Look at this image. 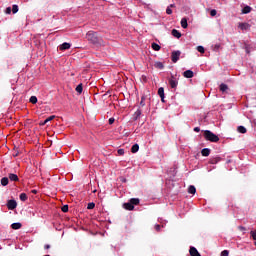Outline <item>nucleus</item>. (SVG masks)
<instances>
[{
    "label": "nucleus",
    "mask_w": 256,
    "mask_h": 256,
    "mask_svg": "<svg viewBox=\"0 0 256 256\" xmlns=\"http://www.w3.org/2000/svg\"><path fill=\"white\" fill-rule=\"evenodd\" d=\"M169 85L172 89H177V85H179V82L177 81V79H175V77H172L169 79Z\"/></svg>",
    "instance_id": "nucleus-5"
},
{
    "label": "nucleus",
    "mask_w": 256,
    "mask_h": 256,
    "mask_svg": "<svg viewBox=\"0 0 256 256\" xmlns=\"http://www.w3.org/2000/svg\"><path fill=\"white\" fill-rule=\"evenodd\" d=\"M49 247H50L49 245H46V246H45V249H49Z\"/></svg>",
    "instance_id": "nucleus-46"
},
{
    "label": "nucleus",
    "mask_w": 256,
    "mask_h": 256,
    "mask_svg": "<svg viewBox=\"0 0 256 256\" xmlns=\"http://www.w3.org/2000/svg\"><path fill=\"white\" fill-rule=\"evenodd\" d=\"M221 256H229V250L222 251Z\"/></svg>",
    "instance_id": "nucleus-39"
},
{
    "label": "nucleus",
    "mask_w": 256,
    "mask_h": 256,
    "mask_svg": "<svg viewBox=\"0 0 256 256\" xmlns=\"http://www.w3.org/2000/svg\"><path fill=\"white\" fill-rule=\"evenodd\" d=\"M118 155H125L124 149H118Z\"/></svg>",
    "instance_id": "nucleus-42"
},
{
    "label": "nucleus",
    "mask_w": 256,
    "mask_h": 256,
    "mask_svg": "<svg viewBox=\"0 0 256 256\" xmlns=\"http://www.w3.org/2000/svg\"><path fill=\"white\" fill-rule=\"evenodd\" d=\"M135 116H136V119L138 117H141V109H138L136 112H135Z\"/></svg>",
    "instance_id": "nucleus-38"
},
{
    "label": "nucleus",
    "mask_w": 256,
    "mask_h": 256,
    "mask_svg": "<svg viewBox=\"0 0 256 256\" xmlns=\"http://www.w3.org/2000/svg\"><path fill=\"white\" fill-rule=\"evenodd\" d=\"M1 185H2L3 187H7V185H9V178L3 177V178L1 179Z\"/></svg>",
    "instance_id": "nucleus-16"
},
{
    "label": "nucleus",
    "mask_w": 256,
    "mask_h": 256,
    "mask_svg": "<svg viewBox=\"0 0 256 256\" xmlns=\"http://www.w3.org/2000/svg\"><path fill=\"white\" fill-rule=\"evenodd\" d=\"M201 153H202L203 157H209V155H211V149L204 148V149H202Z\"/></svg>",
    "instance_id": "nucleus-11"
},
{
    "label": "nucleus",
    "mask_w": 256,
    "mask_h": 256,
    "mask_svg": "<svg viewBox=\"0 0 256 256\" xmlns=\"http://www.w3.org/2000/svg\"><path fill=\"white\" fill-rule=\"evenodd\" d=\"M250 235L254 241H256V230L250 231Z\"/></svg>",
    "instance_id": "nucleus-33"
},
{
    "label": "nucleus",
    "mask_w": 256,
    "mask_h": 256,
    "mask_svg": "<svg viewBox=\"0 0 256 256\" xmlns=\"http://www.w3.org/2000/svg\"><path fill=\"white\" fill-rule=\"evenodd\" d=\"M188 193H190V195H195V193H197V189L195 188V186L193 185L189 186Z\"/></svg>",
    "instance_id": "nucleus-15"
},
{
    "label": "nucleus",
    "mask_w": 256,
    "mask_h": 256,
    "mask_svg": "<svg viewBox=\"0 0 256 256\" xmlns=\"http://www.w3.org/2000/svg\"><path fill=\"white\" fill-rule=\"evenodd\" d=\"M30 103H32L33 105H35L37 103V98L36 96H31L30 97Z\"/></svg>",
    "instance_id": "nucleus-30"
},
{
    "label": "nucleus",
    "mask_w": 256,
    "mask_h": 256,
    "mask_svg": "<svg viewBox=\"0 0 256 256\" xmlns=\"http://www.w3.org/2000/svg\"><path fill=\"white\" fill-rule=\"evenodd\" d=\"M194 131H195L196 133H199V131H201V129H200L199 127H195V128H194Z\"/></svg>",
    "instance_id": "nucleus-45"
},
{
    "label": "nucleus",
    "mask_w": 256,
    "mask_h": 256,
    "mask_svg": "<svg viewBox=\"0 0 256 256\" xmlns=\"http://www.w3.org/2000/svg\"><path fill=\"white\" fill-rule=\"evenodd\" d=\"M108 123L109 125H113L115 123V118H109Z\"/></svg>",
    "instance_id": "nucleus-40"
},
{
    "label": "nucleus",
    "mask_w": 256,
    "mask_h": 256,
    "mask_svg": "<svg viewBox=\"0 0 256 256\" xmlns=\"http://www.w3.org/2000/svg\"><path fill=\"white\" fill-rule=\"evenodd\" d=\"M76 91L79 93V95H81L83 93V84H79L76 87Z\"/></svg>",
    "instance_id": "nucleus-25"
},
{
    "label": "nucleus",
    "mask_w": 256,
    "mask_h": 256,
    "mask_svg": "<svg viewBox=\"0 0 256 256\" xmlns=\"http://www.w3.org/2000/svg\"><path fill=\"white\" fill-rule=\"evenodd\" d=\"M140 105H141V107H145V98L144 97H142Z\"/></svg>",
    "instance_id": "nucleus-43"
},
{
    "label": "nucleus",
    "mask_w": 256,
    "mask_h": 256,
    "mask_svg": "<svg viewBox=\"0 0 256 256\" xmlns=\"http://www.w3.org/2000/svg\"><path fill=\"white\" fill-rule=\"evenodd\" d=\"M180 57H181V51L177 50L172 52L171 59L173 63H177Z\"/></svg>",
    "instance_id": "nucleus-3"
},
{
    "label": "nucleus",
    "mask_w": 256,
    "mask_h": 256,
    "mask_svg": "<svg viewBox=\"0 0 256 256\" xmlns=\"http://www.w3.org/2000/svg\"><path fill=\"white\" fill-rule=\"evenodd\" d=\"M227 89H229V87L226 84H221L220 85V91H222V93H225V91H227Z\"/></svg>",
    "instance_id": "nucleus-24"
},
{
    "label": "nucleus",
    "mask_w": 256,
    "mask_h": 256,
    "mask_svg": "<svg viewBox=\"0 0 256 256\" xmlns=\"http://www.w3.org/2000/svg\"><path fill=\"white\" fill-rule=\"evenodd\" d=\"M197 52L198 53H205V48L203 46H198L197 47Z\"/></svg>",
    "instance_id": "nucleus-31"
},
{
    "label": "nucleus",
    "mask_w": 256,
    "mask_h": 256,
    "mask_svg": "<svg viewBox=\"0 0 256 256\" xmlns=\"http://www.w3.org/2000/svg\"><path fill=\"white\" fill-rule=\"evenodd\" d=\"M171 7H175V5L171 4L170 6L167 7L166 9L167 15H171L173 13V10L171 9Z\"/></svg>",
    "instance_id": "nucleus-23"
},
{
    "label": "nucleus",
    "mask_w": 256,
    "mask_h": 256,
    "mask_svg": "<svg viewBox=\"0 0 256 256\" xmlns=\"http://www.w3.org/2000/svg\"><path fill=\"white\" fill-rule=\"evenodd\" d=\"M10 181H19V176L17 174H9Z\"/></svg>",
    "instance_id": "nucleus-19"
},
{
    "label": "nucleus",
    "mask_w": 256,
    "mask_h": 256,
    "mask_svg": "<svg viewBox=\"0 0 256 256\" xmlns=\"http://www.w3.org/2000/svg\"><path fill=\"white\" fill-rule=\"evenodd\" d=\"M210 15H211V17H215V15H217V10L212 9V10L210 11Z\"/></svg>",
    "instance_id": "nucleus-36"
},
{
    "label": "nucleus",
    "mask_w": 256,
    "mask_h": 256,
    "mask_svg": "<svg viewBox=\"0 0 256 256\" xmlns=\"http://www.w3.org/2000/svg\"><path fill=\"white\" fill-rule=\"evenodd\" d=\"M204 137L206 141H211V143H217L219 141V136H217L210 130L204 131Z\"/></svg>",
    "instance_id": "nucleus-2"
},
{
    "label": "nucleus",
    "mask_w": 256,
    "mask_h": 256,
    "mask_svg": "<svg viewBox=\"0 0 256 256\" xmlns=\"http://www.w3.org/2000/svg\"><path fill=\"white\" fill-rule=\"evenodd\" d=\"M155 229H156V231H159V230L161 229V225L156 224V225H155Z\"/></svg>",
    "instance_id": "nucleus-44"
},
{
    "label": "nucleus",
    "mask_w": 256,
    "mask_h": 256,
    "mask_svg": "<svg viewBox=\"0 0 256 256\" xmlns=\"http://www.w3.org/2000/svg\"><path fill=\"white\" fill-rule=\"evenodd\" d=\"M7 207L10 211H13V209H17V201L15 200H9L7 202Z\"/></svg>",
    "instance_id": "nucleus-4"
},
{
    "label": "nucleus",
    "mask_w": 256,
    "mask_h": 256,
    "mask_svg": "<svg viewBox=\"0 0 256 256\" xmlns=\"http://www.w3.org/2000/svg\"><path fill=\"white\" fill-rule=\"evenodd\" d=\"M154 66L156 67V69H163V63L161 62H155Z\"/></svg>",
    "instance_id": "nucleus-29"
},
{
    "label": "nucleus",
    "mask_w": 256,
    "mask_h": 256,
    "mask_svg": "<svg viewBox=\"0 0 256 256\" xmlns=\"http://www.w3.org/2000/svg\"><path fill=\"white\" fill-rule=\"evenodd\" d=\"M20 200H22V201H27V194L21 193V194H20Z\"/></svg>",
    "instance_id": "nucleus-32"
},
{
    "label": "nucleus",
    "mask_w": 256,
    "mask_h": 256,
    "mask_svg": "<svg viewBox=\"0 0 256 256\" xmlns=\"http://www.w3.org/2000/svg\"><path fill=\"white\" fill-rule=\"evenodd\" d=\"M55 119V116H50L48 117L43 123L42 125H47V123H49V121H53Z\"/></svg>",
    "instance_id": "nucleus-27"
},
{
    "label": "nucleus",
    "mask_w": 256,
    "mask_h": 256,
    "mask_svg": "<svg viewBox=\"0 0 256 256\" xmlns=\"http://www.w3.org/2000/svg\"><path fill=\"white\" fill-rule=\"evenodd\" d=\"M240 229H242L243 231H245V228L241 227Z\"/></svg>",
    "instance_id": "nucleus-49"
},
{
    "label": "nucleus",
    "mask_w": 256,
    "mask_h": 256,
    "mask_svg": "<svg viewBox=\"0 0 256 256\" xmlns=\"http://www.w3.org/2000/svg\"><path fill=\"white\" fill-rule=\"evenodd\" d=\"M189 253L191 256H201V254L199 253V251H197V248L195 247H190Z\"/></svg>",
    "instance_id": "nucleus-9"
},
{
    "label": "nucleus",
    "mask_w": 256,
    "mask_h": 256,
    "mask_svg": "<svg viewBox=\"0 0 256 256\" xmlns=\"http://www.w3.org/2000/svg\"><path fill=\"white\" fill-rule=\"evenodd\" d=\"M33 193H37V190H33Z\"/></svg>",
    "instance_id": "nucleus-48"
},
{
    "label": "nucleus",
    "mask_w": 256,
    "mask_h": 256,
    "mask_svg": "<svg viewBox=\"0 0 256 256\" xmlns=\"http://www.w3.org/2000/svg\"><path fill=\"white\" fill-rule=\"evenodd\" d=\"M210 162L212 165H215V163H219V158H213Z\"/></svg>",
    "instance_id": "nucleus-37"
},
{
    "label": "nucleus",
    "mask_w": 256,
    "mask_h": 256,
    "mask_svg": "<svg viewBox=\"0 0 256 256\" xmlns=\"http://www.w3.org/2000/svg\"><path fill=\"white\" fill-rule=\"evenodd\" d=\"M158 95L161 98V101H165V89L163 87L158 89Z\"/></svg>",
    "instance_id": "nucleus-8"
},
{
    "label": "nucleus",
    "mask_w": 256,
    "mask_h": 256,
    "mask_svg": "<svg viewBox=\"0 0 256 256\" xmlns=\"http://www.w3.org/2000/svg\"><path fill=\"white\" fill-rule=\"evenodd\" d=\"M152 49L154 51H160L161 50V46H159V44H157V43H152Z\"/></svg>",
    "instance_id": "nucleus-21"
},
{
    "label": "nucleus",
    "mask_w": 256,
    "mask_h": 256,
    "mask_svg": "<svg viewBox=\"0 0 256 256\" xmlns=\"http://www.w3.org/2000/svg\"><path fill=\"white\" fill-rule=\"evenodd\" d=\"M238 133H247V128L245 126H239L237 129Z\"/></svg>",
    "instance_id": "nucleus-20"
},
{
    "label": "nucleus",
    "mask_w": 256,
    "mask_h": 256,
    "mask_svg": "<svg viewBox=\"0 0 256 256\" xmlns=\"http://www.w3.org/2000/svg\"><path fill=\"white\" fill-rule=\"evenodd\" d=\"M173 37H176V39H181V32H179L177 29L172 30Z\"/></svg>",
    "instance_id": "nucleus-14"
},
{
    "label": "nucleus",
    "mask_w": 256,
    "mask_h": 256,
    "mask_svg": "<svg viewBox=\"0 0 256 256\" xmlns=\"http://www.w3.org/2000/svg\"><path fill=\"white\" fill-rule=\"evenodd\" d=\"M86 39L90 43H93V45H97V43H99V36H97V32L94 31L87 32Z\"/></svg>",
    "instance_id": "nucleus-1"
},
{
    "label": "nucleus",
    "mask_w": 256,
    "mask_h": 256,
    "mask_svg": "<svg viewBox=\"0 0 256 256\" xmlns=\"http://www.w3.org/2000/svg\"><path fill=\"white\" fill-rule=\"evenodd\" d=\"M21 227H23V224H21L20 222H16V223L11 224V228L14 229V230L21 229Z\"/></svg>",
    "instance_id": "nucleus-13"
},
{
    "label": "nucleus",
    "mask_w": 256,
    "mask_h": 256,
    "mask_svg": "<svg viewBox=\"0 0 256 256\" xmlns=\"http://www.w3.org/2000/svg\"><path fill=\"white\" fill-rule=\"evenodd\" d=\"M124 209H126L127 211H133V209H135V206H133L131 202H127L124 203Z\"/></svg>",
    "instance_id": "nucleus-12"
},
{
    "label": "nucleus",
    "mask_w": 256,
    "mask_h": 256,
    "mask_svg": "<svg viewBox=\"0 0 256 256\" xmlns=\"http://www.w3.org/2000/svg\"><path fill=\"white\" fill-rule=\"evenodd\" d=\"M5 13L6 15H11V7H7Z\"/></svg>",
    "instance_id": "nucleus-41"
},
{
    "label": "nucleus",
    "mask_w": 256,
    "mask_h": 256,
    "mask_svg": "<svg viewBox=\"0 0 256 256\" xmlns=\"http://www.w3.org/2000/svg\"><path fill=\"white\" fill-rule=\"evenodd\" d=\"M238 27L241 29V31H247V29H249L250 25H249V23H239Z\"/></svg>",
    "instance_id": "nucleus-10"
},
{
    "label": "nucleus",
    "mask_w": 256,
    "mask_h": 256,
    "mask_svg": "<svg viewBox=\"0 0 256 256\" xmlns=\"http://www.w3.org/2000/svg\"><path fill=\"white\" fill-rule=\"evenodd\" d=\"M139 151V144H134L131 148L132 153H137Z\"/></svg>",
    "instance_id": "nucleus-22"
},
{
    "label": "nucleus",
    "mask_w": 256,
    "mask_h": 256,
    "mask_svg": "<svg viewBox=\"0 0 256 256\" xmlns=\"http://www.w3.org/2000/svg\"><path fill=\"white\" fill-rule=\"evenodd\" d=\"M246 53H249V48H246Z\"/></svg>",
    "instance_id": "nucleus-47"
},
{
    "label": "nucleus",
    "mask_w": 256,
    "mask_h": 256,
    "mask_svg": "<svg viewBox=\"0 0 256 256\" xmlns=\"http://www.w3.org/2000/svg\"><path fill=\"white\" fill-rule=\"evenodd\" d=\"M189 24H187V18H182L181 19V27L182 29H187Z\"/></svg>",
    "instance_id": "nucleus-17"
},
{
    "label": "nucleus",
    "mask_w": 256,
    "mask_h": 256,
    "mask_svg": "<svg viewBox=\"0 0 256 256\" xmlns=\"http://www.w3.org/2000/svg\"><path fill=\"white\" fill-rule=\"evenodd\" d=\"M183 77H185L186 79H193L194 73L192 70H186L183 73Z\"/></svg>",
    "instance_id": "nucleus-6"
},
{
    "label": "nucleus",
    "mask_w": 256,
    "mask_h": 256,
    "mask_svg": "<svg viewBox=\"0 0 256 256\" xmlns=\"http://www.w3.org/2000/svg\"><path fill=\"white\" fill-rule=\"evenodd\" d=\"M60 51H67V49H71V44L64 42L59 46Z\"/></svg>",
    "instance_id": "nucleus-7"
},
{
    "label": "nucleus",
    "mask_w": 256,
    "mask_h": 256,
    "mask_svg": "<svg viewBox=\"0 0 256 256\" xmlns=\"http://www.w3.org/2000/svg\"><path fill=\"white\" fill-rule=\"evenodd\" d=\"M62 211L63 213H67V211H69V206L68 205L62 206Z\"/></svg>",
    "instance_id": "nucleus-35"
},
{
    "label": "nucleus",
    "mask_w": 256,
    "mask_h": 256,
    "mask_svg": "<svg viewBox=\"0 0 256 256\" xmlns=\"http://www.w3.org/2000/svg\"><path fill=\"white\" fill-rule=\"evenodd\" d=\"M130 203L134 206V205H139V199L138 198H132L130 200Z\"/></svg>",
    "instance_id": "nucleus-28"
},
{
    "label": "nucleus",
    "mask_w": 256,
    "mask_h": 256,
    "mask_svg": "<svg viewBox=\"0 0 256 256\" xmlns=\"http://www.w3.org/2000/svg\"><path fill=\"white\" fill-rule=\"evenodd\" d=\"M242 13H243V15H247V13H251V7L250 6H245L242 9Z\"/></svg>",
    "instance_id": "nucleus-18"
},
{
    "label": "nucleus",
    "mask_w": 256,
    "mask_h": 256,
    "mask_svg": "<svg viewBox=\"0 0 256 256\" xmlns=\"http://www.w3.org/2000/svg\"><path fill=\"white\" fill-rule=\"evenodd\" d=\"M87 209H95V203L93 202L88 203Z\"/></svg>",
    "instance_id": "nucleus-34"
},
{
    "label": "nucleus",
    "mask_w": 256,
    "mask_h": 256,
    "mask_svg": "<svg viewBox=\"0 0 256 256\" xmlns=\"http://www.w3.org/2000/svg\"><path fill=\"white\" fill-rule=\"evenodd\" d=\"M19 12V6H17L16 4H14L12 6V13L15 15V13H18Z\"/></svg>",
    "instance_id": "nucleus-26"
}]
</instances>
